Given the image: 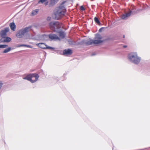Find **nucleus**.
<instances>
[{
	"mask_svg": "<svg viewBox=\"0 0 150 150\" xmlns=\"http://www.w3.org/2000/svg\"><path fill=\"white\" fill-rule=\"evenodd\" d=\"M123 38H125V35H124L123 36Z\"/></svg>",
	"mask_w": 150,
	"mask_h": 150,
	"instance_id": "nucleus-32",
	"label": "nucleus"
},
{
	"mask_svg": "<svg viewBox=\"0 0 150 150\" xmlns=\"http://www.w3.org/2000/svg\"><path fill=\"white\" fill-rule=\"evenodd\" d=\"M8 46V45H0V48H5L7 47Z\"/></svg>",
	"mask_w": 150,
	"mask_h": 150,
	"instance_id": "nucleus-22",
	"label": "nucleus"
},
{
	"mask_svg": "<svg viewBox=\"0 0 150 150\" xmlns=\"http://www.w3.org/2000/svg\"><path fill=\"white\" fill-rule=\"evenodd\" d=\"M46 49H50L51 50H54V47L48 46H47V45L46 48Z\"/></svg>",
	"mask_w": 150,
	"mask_h": 150,
	"instance_id": "nucleus-24",
	"label": "nucleus"
},
{
	"mask_svg": "<svg viewBox=\"0 0 150 150\" xmlns=\"http://www.w3.org/2000/svg\"><path fill=\"white\" fill-rule=\"evenodd\" d=\"M43 36L45 38V37H48V36L47 35H43Z\"/></svg>",
	"mask_w": 150,
	"mask_h": 150,
	"instance_id": "nucleus-29",
	"label": "nucleus"
},
{
	"mask_svg": "<svg viewBox=\"0 0 150 150\" xmlns=\"http://www.w3.org/2000/svg\"><path fill=\"white\" fill-rule=\"evenodd\" d=\"M102 38V37L99 34H97L96 35L95 39L94 40H100L102 41L100 43H102L103 42V40H102L101 39Z\"/></svg>",
	"mask_w": 150,
	"mask_h": 150,
	"instance_id": "nucleus-11",
	"label": "nucleus"
},
{
	"mask_svg": "<svg viewBox=\"0 0 150 150\" xmlns=\"http://www.w3.org/2000/svg\"><path fill=\"white\" fill-rule=\"evenodd\" d=\"M72 53V50L69 49L65 50L63 51V54L64 55H71Z\"/></svg>",
	"mask_w": 150,
	"mask_h": 150,
	"instance_id": "nucleus-10",
	"label": "nucleus"
},
{
	"mask_svg": "<svg viewBox=\"0 0 150 150\" xmlns=\"http://www.w3.org/2000/svg\"><path fill=\"white\" fill-rule=\"evenodd\" d=\"M48 37L51 40H60V38L57 35L53 33L49 34L48 35Z\"/></svg>",
	"mask_w": 150,
	"mask_h": 150,
	"instance_id": "nucleus-7",
	"label": "nucleus"
},
{
	"mask_svg": "<svg viewBox=\"0 0 150 150\" xmlns=\"http://www.w3.org/2000/svg\"><path fill=\"white\" fill-rule=\"evenodd\" d=\"M68 42L70 45H75V42L74 41L71 40H68Z\"/></svg>",
	"mask_w": 150,
	"mask_h": 150,
	"instance_id": "nucleus-19",
	"label": "nucleus"
},
{
	"mask_svg": "<svg viewBox=\"0 0 150 150\" xmlns=\"http://www.w3.org/2000/svg\"><path fill=\"white\" fill-rule=\"evenodd\" d=\"M94 20L96 23L98 24V25H99L100 24V22L98 18L97 17H95L94 19Z\"/></svg>",
	"mask_w": 150,
	"mask_h": 150,
	"instance_id": "nucleus-20",
	"label": "nucleus"
},
{
	"mask_svg": "<svg viewBox=\"0 0 150 150\" xmlns=\"http://www.w3.org/2000/svg\"><path fill=\"white\" fill-rule=\"evenodd\" d=\"M2 85H3L2 83V82L0 81V89H1V88Z\"/></svg>",
	"mask_w": 150,
	"mask_h": 150,
	"instance_id": "nucleus-28",
	"label": "nucleus"
},
{
	"mask_svg": "<svg viewBox=\"0 0 150 150\" xmlns=\"http://www.w3.org/2000/svg\"><path fill=\"white\" fill-rule=\"evenodd\" d=\"M9 29L8 28H6L4 30H2L0 32V35L2 38H4L6 35V33L9 31Z\"/></svg>",
	"mask_w": 150,
	"mask_h": 150,
	"instance_id": "nucleus-8",
	"label": "nucleus"
},
{
	"mask_svg": "<svg viewBox=\"0 0 150 150\" xmlns=\"http://www.w3.org/2000/svg\"><path fill=\"white\" fill-rule=\"evenodd\" d=\"M102 41L100 40H91L89 41L83 40L82 41V43L86 44L87 45H91L93 44L97 45L100 43Z\"/></svg>",
	"mask_w": 150,
	"mask_h": 150,
	"instance_id": "nucleus-6",
	"label": "nucleus"
},
{
	"mask_svg": "<svg viewBox=\"0 0 150 150\" xmlns=\"http://www.w3.org/2000/svg\"><path fill=\"white\" fill-rule=\"evenodd\" d=\"M30 47V46L25 44H21V45H18L17 46L18 47Z\"/></svg>",
	"mask_w": 150,
	"mask_h": 150,
	"instance_id": "nucleus-21",
	"label": "nucleus"
},
{
	"mask_svg": "<svg viewBox=\"0 0 150 150\" xmlns=\"http://www.w3.org/2000/svg\"><path fill=\"white\" fill-rule=\"evenodd\" d=\"M10 27L11 30L15 31L16 28V25L14 23H10Z\"/></svg>",
	"mask_w": 150,
	"mask_h": 150,
	"instance_id": "nucleus-17",
	"label": "nucleus"
},
{
	"mask_svg": "<svg viewBox=\"0 0 150 150\" xmlns=\"http://www.w3.org/2000/svg\"><path fill=\"white\" fill-rule=\"evenodd\" d=\"M128 58L130 62L137 64L139 63L141 60L140 57L138 56L136 52L130 53L128 55Z\"/></svg>",
	"mask_w": 150,
	"mask_h": 150,
	"instance_id": "nucleus-2",
	"label": "nucleus"
},
{
	"mask_svg": "<svg viewBox=\"0 0 150 150\" xmlns=\"http://www.w3.org/2000/svg\"><path fill=\"white\" fill-rule=\"evenodd\" d=\"M59 36L62 39L64 38L65 36V33L64 32L62 31H60L59 32Z\"/></svg>",
	"mask_w": 150,
	"mask_h": 150,
	"instance_id": "nucleus-16",
	"label": "nucleus"
},
{
	"mask_svg": "<svg viewBox=\"0 0 150 150\" xmlns=\"http://www.w3.org/2000/svg\"><path fill=\"white\" fill-rule=\"evenodd\" d=\"M66 11V9L63 6H60L57 8V11L55 13V19L57 20L60 19L64 15Z\"/></svg>",
	"mask_w": 150,
	"mask_h": 150,
	"instance_id": "nucleus-1",
	"label": "nucleus"
},
{
	"mask_svg": "<svg viewBox=\"0 0 150 150\" xmlns=\"http://www.w3.org/2000/svg\"><path fill=\"white\" fill-rule=\"evenodd\" d=\"M49 0H40L38 2V4H44L45 6H46L48 4Z\"/></svg>",
	"mask_w": 150,
	"mask_h": 150,
	"instance_id": "nucleus-14",
	"label": "nucleus"
},
{
	"mask_svg": "<svg viewBox=\"0 0 150 150\" xmlns=\"http://www.w3.org/2000/svg\"><path fill=\"white\" fill-rule=\"evenodd\" d=\"M38 12V11L36 10H34L32 11V14L33 15H36Z\"/></svg>",
	"mask_w": 150,
	"mask_h": 150,
	"instance_id": "nucleus-23",
	"label": "nucleus"
},
{
	"mask_svg": "<svg viewBox=\"0 0 150 150\" xmlns=\"http://www.w3.org/2000/svg\"><path fill=\"white\" fill-rule=\"evenodd\" d=\"M80 9L82 11H84L85 10V8L83 6H81L80 8Z\"/></svg>",
	"mask_w": 150,
	"mask_h": 150,
	"instance_id": "nucleus-25",
	"label": "nucleus"
},
{
	"mask_svg": "<svg viewBox=\"0 0 150 150\" xmlns=\"http://www.w3.org/2000/svg\"><path fill=\"white\" fill-rule=\"evenodd\" d=\"M132 12L130 11L129 13L123 14L122 16V18L123 19H125L126 18L129 17L131 15Z\"/></svg>",
	"mask_w": 150,
	"mask_h": 150,
	"instance_id": "nucleus-13",
	"label": "nucleus"
},
{
	"mask_svg": "<svg viewBox=\"0 0 150 150\" xmlns=\"http://www.w3.org/2000/svg\"><path fill=\"white\" fill-rule=\"evenodd\" d=\"M31 26L26 27L19 30L16 34V36L18 38H21L31 29Z\"/></svg>",
	"mask_w": 150,
	"mask_h": 150,
	"instance_id": "nucleus-5",
	"label": "nucleus"
},
{
	"mask_svg": "<svg viewBox=\"0 0 150 150\" xmlns=\"http://www.w3.org/2000/svg\"><path fill=\"white\" fill-rule=\"evenodd\" d=\"M50 28L52 30L55 31L56 30L61 28L62 26V24L58 21L51 22L49 24Z\"/></svg>",
	"mask_w": 150,
	"mask_h": 150,
	"instance_id": "nucleus-3",
	"label": "nucleus"
},
{
	"mask_svg": "<svg viewBox=\"0 0 150 150\" xmlns=\"http://www.w3.org/2000/svg\"><path fill=\"white\" fill-rule=\"evenodd\" d=\"M104 28V27H102L100 28L99 30V32H101L102 31V30Z\"/></svg>",
	"mask_w": 150,
	"mask_h": 150,
	"instance_id": "nucleus-26",
	"label": "nucleus"
},
{
	"mask_svg": "<svg viewBox=\"0 0 150 150\" xmlns=\"http://www.w3.org/2000/svg\"><path fill=\"white\" fill-rule=\"evenodd\" d=\"M36 45L40 47L42 49H46L47 45L45 44L44 43H42L37 44Z\"/></svg>",
	"mask_w": 150,
	"mask_h": 150,
	"instance_id": "nucleus-15",
	"label": "nucleus"
},
{
	"mask_svg": "<svg viewBox=\"0 0 150 150\" xmlns=\"http://www.w3.org/2000/svg\"><path fill=\"white\" fill-rule=\"evenodd\" d=\"M39 77L38 74H33L27 76L26 77L23 78V79L27 80L33 83L38 80Z\"/></svg>",
	"mask_w": 150,
	"mask_h": 150,
	"instance_id": "nucleus-4",
	"label": "nucleus"
},
{
	"mask_svg": "<svg viewBox=\"0 0 150 150\" xmlns=\"http://www.w3.org/2000/svg\"><path fill=\"white\" fill-rule=\"evenodd\" d=\"M4 38L3 39H2L1 40V41L4 42H8L11 40V39L10 38L8 37H5L4 38Z\"/></svg>",
	"mask_w": 150,
	"mask_h": 150,
	"instance_id": "nucleus-12",
	"label": "nucleus"
},
{
	"mask_svg": "<svg viewBox=\"0 0 150 150\" xmlns=\"http://www.w3.org/2000/svg\"><path fill=\"white\" fill-rule=\"evenodd\" d=\"M127 46V45H124L123 46V47L124 48H126Z\"/></svg>",
	"mask_w": 150,
	"mask_h": 150,
	"instance_id": "nucleus-30",
	"label": "nucleus"
},
{
	"mask_svg": "<svg viewBox=\"0 0 150 150\" xmlns=\"http://www.w3.org/2000/svg\"><path fill=\"white\" fill-rule=\"evenodd\" d=\"M51 17H48L47 18V20L48 21H50L51 19Z\"/></svg>",
	"mask_w": 150,
	"mask_h": 150,
	"instance_id": "nucleus-27",
	"label": "nucleus"
},
{
	"mask_svg": "<svg viewBox=\"0 0 150 150\" xmlns=\"http://www.w3.org/2000/svg\"><path fill=\"white\" fill-rule=\"evenodd\" d=\"M95 55V54H92V55L93 56V55Z\"/></svg>",
	"mask_w": 150,
	"mask_h": 150,
	"instance_id": "nucleus-31",
	"label": "nucleus"
},
{
	"mask_svg": "<svg viewBox=\"0 0 150 150\" xmlns=\"http://www.w3.org/2000/svg\"><path fill=\"white\" fill-rule=\"evenodd\" d=\"M11 50V47H9L5 49L4 51H3V53H6L10 51Z\"/></svg>",
	"mask_w": 150,
	"mask_h": 150,
	"instance_id": "nucleus-18",
	"label": "nucleus"
},
{
	"mask_svg": "<svg viewBox=\"0 0 150 150\" xmlns=\"http://www.w3.org/2000/svg\"><path fill=\"white\" fill-rule=\"evenodd\" d=\"M59 0H50L48 3V7H51L54 6Z\"/></svg>",
	"mask_w": 150,
	"mask_h": 150,
	"instance_id": "nucleus-9",
	"label": "nucleus"
}]
</instances>
